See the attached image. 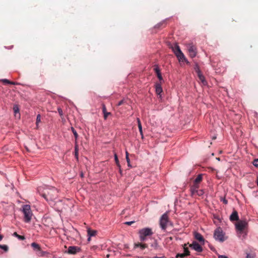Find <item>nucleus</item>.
I'll return each instance as SVG.
<instances>
[{
    "label": "nucleus",
    "instance_id": "obj_1",
    "mask_svg": "<svg viewBox=\"0 0 258 258\" xmlns=\"http://www.w3.org/2000/svg\"><path fill=\"white\" fill-rule=\"evenodd\" d=\"M57 189L54 187H46L43 190L42 196L47 201L53 200L57 197Z\"/></svg>",
    "mask_w": 258,
    "mask_h": 258
},
{
    "label": "nucleus",
    "instance_id": "obj_2",
    "mask_svg": "<svg viewBox=\"0 0 258 258\" xmlns=\"http://www.w3.org/2000/svg\"><path fill=\"white\" fill-rule=\"evenodd\" d=\"M170 48L172 49L173 52L176 56L179 61L184 60L185 61L188 62V61L186 59L184 54L181 51L179 45L177 43H174L173 45H172Z\"/></svg>",
    "mask_w": 258,
    "mask_h": 258
},
{
    "label": "nucleus",
    "instance_id": "obj_3",
    "mask_svg": "<svg viewBox=\"0 0 258 258\" xmlns=\"http://www.w3.org/2000/svg\"><path fill=\"white\" fill-rule=\"evenodd\" d=\"M24 215V221L26 223L29 222L32 218V212L31 210L30 206L29 205H24L22 206V210Z\"/></svg>",
    "mask_w": 258,
    "mask_h": 258
},
{
    "label": "nucleus",
    "instance_id": "obj_4",
    "mask_svg": "<svg viewBox=\"0 0 258 258\" xmlns=\"http://www.w3.org/2000/svg\"><path fill=\"white\" fill-rule=\"evenodd\" d=\"M139 234L141 241L145 240L146 237L152 235L153 233L152 229L150 228H145L139 230Z\"/></svg>",
    "mask_w": 258,
    "mask_h": 258
},
{
    "label": "nucleus",
    "instance_id": "obj_5",
    "mask_svg": "<svg viewBox=\"0 0 258 258\" xmlns=\"http://www.w3.org/2000/svg\"><path fill=\"white\" fill-rule=\"evenodd\" d=\"M169 222L168 215L167 213H165L161 216L160 219V225L161 229L165 230Z\"/></svg>",
    "mask_w": 258,
    "mask_h": 258
},
{
    "label": "nucleus",
    "instance_id": "obj_6",
    "mask_svg": "<svg viewBox=\"0 0 258 258\" xmlns=\"http://www.w3.org/2000/svg\"><path fill=\"white\" fill-rule=\"evenodd\" d=\"M214 236L216 240L220 242L224 241V234L220 228H217L214 232Z\"/></svg>",
    "mask_w": 258,
    "mask_h": 258
},
{
    "label": "nucleus",
    "instance_id": "obj_7",
    "mask_svg": "<svg viewBox=\"0 0 258 258\" xmlns=\"http://www.w3.org/2000/svg\"><path fill=\"white\" fill-rule=\"evenodd\" d=\"M186 47L190 57H195L197 54V50L196 47L193 45L192 43H188L186 44Z\"/></svg>",
    "mask_w": 258,
    "mask_h": 258
},
{
    "label": "nucleus",
    "instance_id": "obj_8",
    "mask_svg": "<svg viewBox=\"0 0 258 258\" xmlns=\"http://www.w3.org/2000/svg\"><path fill=\"white\" fill-rule=\"evenodd\" d=\"M247 226V223L246 221H240L235 224L236 229L241 232Z\"/></svg>",
    "mask_w": 258,
    "mask_h": 258
},
{
    "label": "nucleus",
    "instance_id": "obj_9",
    "mask_svg": "<svg viewBox=\"0 0 258 258\" xmlns=\"http://www.w3.org/2000/svg\"><path fill=\"white\" fill-rule=\"evenodd\" d=\"M189 246L198 252H201L203 251L202 246L196 241H193L192 244L189 245Z\"/></svg>",
    "mask_w": 258,
    "mask_h": 258
},
{
    "label": "nucleus",
    "instance_id": "obj_10",
    "mask_svg": "<svg viewBox=\"0 0 258 258\" xmlns=\"http://www.w3.org/2000/svg\"><path fill=\"white\" fill-rule=\"evenodd\" d=\"M80 247L76 246H70L68 249V252L69 254H75L80 251Z\"/></svg>",
    "mask_w": 258,
    "mask_h": 258
},
{
    "label": "nucleus",
    "instance_id": "obj_11",
    "mask_svg": "<svg viewBox=\"0 0 258 258\" xmlns=\"http://www.w3.org/2000/svg\"><path fill=\"white\" fill-rule=\"evenodd\" d=\"M194 237L197 240L199 241V242L204 244L205 239L203 236L200 233L195 232L194 233Z\"/></svg>",
    "mask_w": 258,
    "mask_h": 258
},
{
    "label": "nucleus",
    "instance_id": "obj_12",
    "mask_svg": "<svg viewBox=\"0 0 258 258\" xmlns=\"http://www.w3.org/2000/svg\"><path fill=\"white\" fill-rule=\"evenodd\" d=\"M155 89L156 94L160 95V97H161V94L163 90L160 83H156Z\"/></svg>",
    "mask_w": 258,
    "mask_h": 258
},
{
    "label": "nucleus",
    "instance_id": "obj_13",
    "mask_svg": "<svg viewBox=\"0 0 258 258\" xmlns=\"http://www.w3.org/2000/svg\"><path fill=\"white\" fill-rule=\"evenodd\" d=\"M199 188L198 184H194L190 188L191 194L192 196L196 195Z\"/></svg>",
    "mask_w": 258,
    "mask_h": 258
},
{
    "label": "nucleus",
    "instance_id": "obj_14",
    "mask_svg": "<svg viewBox=\"0 0 258 258\" xmlns=\"http://www.w3.org/2000/svg\"><path fill=\"white\" fill-rule=\"evenodd\" d=\"M239 219L238 213L236 211H234L232 212L230 216V220L231 221H237Z\"/></svg>",
    "mask_w": 258,
    "mask_h": 258
},
{
    "label": "nucleus",
    "instance_id": "obj_15",
    "mask_svg": "<svg viewBox=\"0 0 258 258\" xmlns=\"http://www.w3.org/2000/svg\"><path fill=\"white\" fill-rule=\"evenodd\" d=\"M154 70L155 73H156L157 76L158 78L159 79V80L160 81H163V78H162L161 74L160 73L159 68L158 67H156Z\"/></svg>",
    "mask_w": 258,
    "mask_h": 258
},
{
    "label": "nucleus",
    "instance_id": "obj_16",
    "mask_svg": "<svg viewBox=\"0 0 258 258\" xmlns=\"http://www.w3.org/2000/svg\"><path fill=\"white\" fill-rule=\"evenodd\" d=\"M15 116L17 117L20 118V114L19 113V108L17 105H15L13 107Z\"/></svg>",
    "mask_w": 258,
    "mask_h": 258
},
{
    "label": "nucleus",
    "instance_id": "obj_17",
    "mask_svg": "<svg viewBox=\"0 0 258 258\" xmlns=\"http://www.w3.org/2000/svg\"><path fill=\"white\" fill-rule=\"evenodd\" d=\"M199 80L204 85H206L207 84V81L205 80V77L202 75V74H198V75Z\"/></svg>",
    "mask_w": 258,
    "mask_h": 258
},
{
    "label": "nucleus",
    "instance_id": "obj_18",
    "mask_svg": "<svg viewBox=\"0 0 258 258\" xmlns=\"http://www.w3.org/2000/svg\"><path fill=\"white\" fill-rule=\"evenodd\" d=\"M87 232L88 236L92 237L96 235L97 231L96 230H91L90 228H88L87 229Z\"/></svg>",
    "mask_w": 258,
    "mask_h": 258
},
{
    "label": "nucleus",
    "instance_id": "obj_19",
    "mask_svg": "<svg viewBox=\"0 0 258 258\" xmlns=\"http://www.w3.org/2000/svg\"><path fill=\"white\" fill-rule=\"evenodd\" d=\"M102 110L104 114V118L105 119H106L107 118L108 116L110 114V113L106 111V107L104 104L102 106Z\"/></svg>",
    "mask_w": 258,
    "mask_h": 258
},
{
    "label": "nucleus",
    "instance_id": "obj_20",
    "mask_svg": "<svg viewBox=\"0 0 258 258\" xmlns=\"http://www.w3.org/2000/svg\"><path fill=\"white\" fill-rule=\"evenodd\" d=\"M137 247H140L141 249H144L147 247V245L146 244H142L140 243H136L135 244V248Z\"/></svg>",
    "mask_w": 258,
    "mask_h": 258
},
{
    "label": "nucleus",
    "instance_id": "obj_21",
    "mask_svg": "<svg viewBox=\"0 0 258 258\" xmlns=\"http://www.w3.org/2000/svg\"><path fill=\"white\" fill-rule=\"evenodd\" d=\"M202 180V175L199 174L194 180V184H198Z\"/></svg>",
    "mask_w": 258,
    "mask_h": 258
},
{
    "label": "nucleus",
    "instance_id": "obj_22",
    "mask_svg": "<svg viewBox=\"0 0 258 258\" xmlns=\"http://www.w3.org/2000/svg\"><path fill=\"white\" fill-rule=\"evenodd\" d=\"M32 247L38 251L40 250V247L37 243L35 242H33L31 243Z\"/></svg>",
    "mask_w": 258,
    "mask_h": 258
},
{
    "label": "nucleus",
    "instance_id": "obj_23",
    "mask_svg": "<svg viewBox=\"0 0 258 258\" xmlns=\"http://www.w3.org/2000/svg\"><path fill=\"white\" fill-rule=\"evenodd\" d=\"M183 249H184V254L187 256L189 255L190 252L189 250L188 249L187 247H186V244H184L183 246Z\"/></svg>",
    "mask_w": 258,
    "mask_h": 258
},
{
    "label": "nucleus",
    "instance_id": "obj_24",
    "mask_svg": "<svg viewBox=\"0 0 258 258\" xmlns=\"http://www.w3.org/2000/svg\"><path fill=\"white\" fill-rule=\"evenodd\" d=\"M138 124L139 129V131L141 135H142V127L141 121L139 118H137Z\"/></svg>",
    "mask_w": 258,
    "mask_h": 258
},
{
    "label": "nucleus",
    "instance_id": "obj_25",
    "mask_svg": "<svg viewBox=\"0 0 258 258\" xmlns=\"http://www.w3.org/2000/svg\"><path fill=\"white\" fill-rule=\"evenodd\" d=\"M13 235L15 236H16V237H17L20 240H24V239H25L24 236H21V235H20L18 234L17 232H14Z\"/></svg>",
    "mask_w": 258,
    "mask_h": 258
},
{
    "label": "nucleus",
    "instance_id": "obj_26",
    "mask_svg": "<svg viewBox=\"0 0 258 258\" xmlns=\"http://www.w3.org/2000/svg\"><path fill=\"white\" fill-rule=\"evenodd\" d=\"M0 248L3 249L6 252L8 250V246L6 245H0Z\"/></svg>",
    "mask_w": 258,
    "mask_h": 258
},
{
    "label": "nucleus",
    "instance_id": "obj_27",
    "mask_svg": "<svg viewBox=\"0 0 258 258\" xmlns=\"http://www.w3.org/2000/svg\"><path fill=\"white\" fill-rule=\"evenodd\" d=\"M114 158H115V161L116 164H117V165L118 166V167H120V165L119 164V161H118V159L116 154L114 155Z\"/></svg>",
    "mask_w": 258,
    "mask_h": 258
},
{
    "label": "nucleus",
    "instance_id": "obj_28",
    "mask_svg": "<svg viewBox=\"0 0 258 258\" xmlns=\"http://www.w3.org/2000/svg\"><path fill=\"white\" fill-rule=\"evenodd\" d=\"M125 154H126V162L127 163V165L129 166V154H128V152L127 151V150H126V151H125Z\"/></svg>",
    "mask_w": 258,
    "mask_h": 258
},
{
    "label": "nucleus",
    "instance_id": "obj_29",
    "mask_svg": "<svg viewBox=\"0 0 258 258\" xmlns=\"http://www.w3.org/2000/svg\"><path fill=\"white\" fill-rule=\"evenodd\" d=\"M185 256H186V255L184 254V253H178V254H176V257L178 258V257H180L183 258V257H184Z\"/></svg>",
    "mask_w": 258,
    "mask_h": 258
},
{
    "label": "nucleus",
    "instance_id": "obj_30",
    "mask_svg": "<svg viewBox=\"0 0 258 258\" xmlns=\"http://www.w3.org/2000/svg\"><path fill=\"white\" fill-rule=\"evenodd\" d=\"M40 120H41V115H40V114H38L37 115V118H36V124H37V125L38 124L39 122H40Z\"/></svg>",
    "mask_w": 258,
    "mask_h": 258
},
{
    "label": "nucleus",
    "instance_id": "obj_31",
    "mask_svg": "<svg viewBox=\"0 0 258 258\" xmlns=\"http://www.w3.org/2000/svg\"><path fill=\"white\" fill-rule=\"evenodd\" d=\"M72 132L73 133L74 136L75 137V138L77 139L78 134H77L76 131L73 127H72Z\"/></svg>",
    "mask_w": 258,
    "mask_h": 258
},
{
    "label": "nucleus",
    "instance_id": "obj_32",
    "mask_svg": "<svg viewBox=\"0 0 258 258\" xmlns=\"http://www.w3.org/2000/svg\"><path fill=\"white\" fill-rule=\"evenodd\" d=\"M253 165L256 167H258V159H254L253 161Z\"/></svg>",
    "mask_w": 258,
    "mask_h": 258
},
{
    "label": "nucleus",
    "instance_id": "obj_33",
    "mask_svg": "<svg viewBox=\"0 0 258 258\" xmlns=\"http://www.w3.org/2000/svg\"><path fill=\"white\" fill-rule=\"evenodd\" d=\"M195 71L197 73L198 75L202 73L199 67L197 65L195 67Z\"/></svg>",
    "mask_w": 258,
    "mask_h": 258
},
{
    "label": "nucleus",
    "instance_id": "obj_34",
    "mask_svg": "<svg viewBox=\"0 0 258 258\" xmlns=\"http://www.w3.org/2000/svg\"><path fill=\"white\" fill-rule=\"evenodd\" d=\"M204 194V192L203 190H198V192H197L196 195H198L199 196H202Z\"/></svg>",
    "mask_w": 258,
    "mask_h": 258
},
{
    "label": "nucleus",
    "instance_id": "obj_35",
    "mask_svg": "<svg viewBox=\"0 0 258 258\" xmlns=\"http://www.w3.org/2000/svg\"><path fill=\"white\" fill-rule=\"evenodd\" d=\"M2 81L3 82H4V83H6V84H9L11 83V81H10L9 80H7V79H3V80H2Z\"/></svg>",
    "mask_w": 258,
    "mask_h": 258
},
{
    "label": "nucleus",
    "instance_id": "obj_36",
    "mask_svg": "<svg viewBox=\"0 0 258 258\" xmlns=\"http://www.w3.org/2000/svg\"><path fill=\"white\" fill-rule=\"evenodd\" d=\"M58 112L59 113V114L60 115V116H62L63 115V111L62 110V109L60 108H58Z\"/></svg>",
    "mask_w": 258,
    "mask_h": 258
},
{
    "label": "nucleus",
    "instance_id": "obj_37",
    "mask_svg": "<svg viewBox=\"0 0 258 258\" xmlns=\"http://www.w3.org/2000/svg\"><path fill=\"white\" fill-rule=\"evenodd\" d=\"M75 156L77 158H78V151L77 146L75 147Z\"/></svg>",
    "mask_w": 258,
    "mask_h": 258
},
{
    "label": "nucleus",
    "instance_id": "obj_38",
    "mask_svg": "<svg viewBox=\"0 0 258 258\" xmlns=\"http://www.w3.org/2000/svg\"><path fill=\"white\" fill-rule=\"evenodd\" d=\"M221 201L223 202V203L225 204H227L228 203L227 200H226L225 198H221Z\"/></svg>",
    "mask_w": 258,
    "mask_h": 258
},
{
    "label": "nucleus",
    "instance_id": "obj_39",
    "mask_svg": "<svg viewBox=\"0 0 258 258\" xmlns=\"http://www.w3.org/2000/svg\"><path fill=\"white\" fill-rule=\"evenodd\" d=\"M124 100H122L121 101H120L118 104H117V105L118 106H119V105H121V104H122L123 103H124Z\"/></svg>",
    "mask_w": 258,
    "mask_h": 258
},
{
    "label": "nucleus",
    "instance_id": "obj_40",
    "mask_svg": "<svg viewBox=\"0 0 258 258\" xmlns=\"http://www.w3.org/2000/svg\"><path fill=\"white\" fill-rule=\"evenodd\" d=\"M246 258H254V256L250 254H247L246 255Z\"/></svg>",
    "mask_w": 258,
    "mask_h": 258
},
{
    "label": "nucleus",
    "instance_id": "obj_41",
    "mask_svg": "<svg viewBox=\"0 0 258 258\" xmlns=\"http://www.w3.org/2000/svg\"><path fill=\"white\" fill-rule=\"evenodd\" d=\"M218 258H228L227 256L224 255H219Z\"/></svg>",
    "mask_w": 258,
    "mask_h": 258
},
{
    "label": "nucleus",
    "instance_id": "obj_42",
    "mask_svg": "<svg viewBox=\"0 0 258 258\" xmlns=\"http://www.w3.org/2000/svg\"><path fill=\"white\" fill-rule=\"evenodd\" d=\"M153 258H166L165 256H161V257H158V256H154Z\"/></svg>",
    "mask_w": 258,
    "mask_h": 258
},
{
    "label": "nucleus",
    "instance_id": "obj_43",
    "mask_svg": "<svg viewBox=\"0 0 258 258\" xmlns=\"http://www.w3.org/2000/svg\"><path fill=\"white\" fill-rule=\"evenodd\" d=\"M152 246H155V247H157V244L156 242L155 243L154 245L152 244Z\"/></svg>",
    "mask_w": 258,
    "mask_h": 258
},
{
    "label": "nucleus",
    "instance_id": "obj_44",
    "mask_svg": "<svg viewBox=\"0 0 258 258\" xmlns=\"http://www.w3.org/2000/svg\"><path fill=\"white\" fill-rule=\"evenodd\" d=\"M124 224L129 225V221L125 222Z\"/></svg>",
    "mask_w": 258,
    "mask_h": 258
},
{
    "label": "nucleus",
    "instance_id": "obj_45",
    "mask_svg": "<svg viewBox=\"0 0 258 258\" xmlns=\"http://www.w3.org/2000/svg\"><path fill=\"white\" fill-rule=\"evenodd\" d=\"M91 237L88 236V241H90V240H91Z\"/></svg>",
    "mask_w": 258,
    "mask_h": 258
},
{
    "label": "nucleus",
    "instance_id": "obj_46",
    "mask_svg": "<svg viewBox=\"0 0 258 258\" xmlns=\"http://www.w3.org/2000/svg\"><path fill=\"white\" fill-rule=\"evenodd\" d=\"M10 84L15 85V84H16V83L15 82H11V83H10Z\"/></svg>",
    "mask_w": 258,
    "mask_h": 258
},
{
    "label": "nucleus",
    "instance_id": "obj_47",
    "mask_svg": "<svg viewBox=\"0 0 258 258\" xmlns=\"http://www.w3.org/2000/svg\"><path fill=\"white\" fill-rule=\"evenodd\" d=\"M3 239V236L0 234V241Z\"/></svg>",
    "mask_w": 258,
    "mask_h": 258
},
{
    "label": "nucleus",
    "instance_id": "obj_48",
    "mask_svg": "<svg viewBox=\"0 0 258 258\" xmlns=\"http://www.w3.org/2000/svg\"><path fill=\"white\" fill-rule=\"evenodd\" d=\"M133 223H134L133 221H130V225H131Z\"/></svg>",
    "mask_w": 258,
    "mask_h": 258
},
{
    "label": "nucleus",
    "instance_id": "obj_49",
    "mask_svg": "<svg viewBox=\"0 0 258 258\" xmlns=\"http://www.w3.org/2000/svg\"><path fill=\"white\" fill-rule=\"evenodd\" d=\"M257 185L258 186V176H257Z\"/></svg>",
    "mask_w": 258,
    "mask_h": 258
},
{
    "label": "nucleus",
    "instance_id": "obj_50",
    "mask_svg": "<svg viewBox=\"0 0 258 258\" xmlns=\"http://www.w3.org/2000/svg\"><path fill=\"white\" fill-rule=\"evenodd\" d=\"M216 159H217V160H220L219 158H217Z\"/></svg>",
    "mask_w": 258,
    "mask_h": 258
},
{
    "label": "nucleus",
    "instance_id": "obj_51",
    "mask_svg": "<svg viewBox=\"0 0 258 258\" xmlns=\"http://www.w3.org/2000/svg\"><path fill=\"white\" fill-rule=\"evenodd\" d=\"M216 139V137H213V139Z\"/></svg>",
    "mask_w": 258,
    "mask_h": 258
},
{
    "label": "nucleus",
    "instance_id": "obj_52",
    "mask_svg": "<svg viewBox=\"0 0 258 258\" xmlns=\"http://www.w3.org/2000/svg\"><path fill=\"white\" fill-rule=\"evenodd\" d=\"M83 174L82 173V174H81V176H82V177H83Z\"/></svg>",
    "mask_w": 258,
    "mask_h": 258
}]
</instances>
